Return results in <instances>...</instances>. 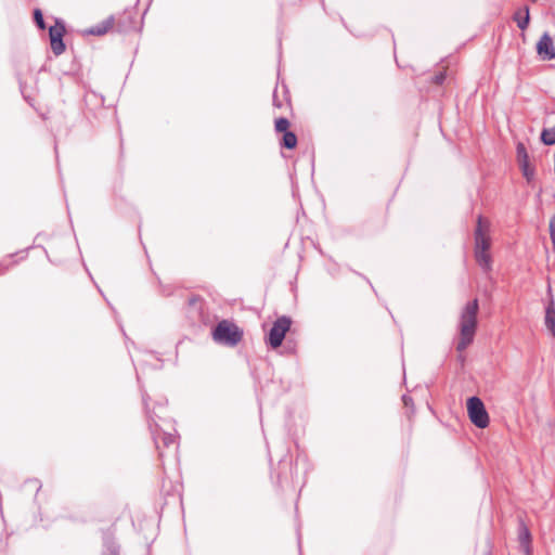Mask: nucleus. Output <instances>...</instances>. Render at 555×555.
I'll return each instance as SVG.
<instances>
[{"label": "nucleus", "mask_w": 555, "mask_h": 555, "mask_svg": "<svg viewBox=\"0 0 555 555\" xmlns=\"http://www.w3.org/2000/svg\"><path fill=\"white\" fill-rule=\"evenodd\" d=\"M478 299L468 301L460 314V340L457 350H465L473 341L477 327Z\"/></svg>", "instance_id": "nucleus-1"}, {"label": "nucleus", "mask_w": 555, "mask_h": 555, "mask_svg": "<svg viewBox=\"0 0 555 555\" xmlns=\"http://www.w3.org/2000/svg\"><path fill=\"white\" fill-rule=\"evenodd\" d=\"M490 223L481 216L477 219V227L475 230V259L477 263L485 270H491V255L489 253L491 246V238L489 235Z\"/></svg>", "instance_id": "nucleus-2"}, {"label": "nucleus", "mask_w": 555, "mask_h": 555, "mask_svg": "<svg viewBox=\"0 0 555 555\" xmlns=\"http://www.w3.org/2000/svg\"><path fill=\"white\" fill-rule=\"evenodd\" d=\"M214 339L222 345L235 346L242 339V331L229 321H221L212 332Z\"/></svg>", "instance_id": "nucleus-3"}, {"label": "nucleus", "mask_w": 555, "mask_h": 555, "mask_svg": "<svg viewBox=\"0 0 555 555\" xmlns=\"http://www.w3.org/2000/svg\"><path fill=\"white\" fill-rule=\"evenodd\" d=\"M467 412L469 420L476 427L486 428L489 425L488 412L478 397H470L467 400Z\"/></svg>", "instance_id": "nucleus-4"}, {"label": "nucleus", "mask_w": 555, "mask_h": 555, "mask_svg": "<svg viewBox=\"0 0 555 555\" xmlns=\"http://www.w3.org/2000/svg\"><path fill=\"white\" fill-rule=\"evenodd\" d=\"M291 325L292 320L288 317L283 315L278 318L269 332L268 344L274 349L280 347Z\"/></svg>", "instance_id": "nucleus-5"}, {"label": "nucleus", "mask_w": 555, "mask_h": 555, "mask_svg": "<svg viewBox=\"0 0 555 555\" xmlns=\"http://www.w3.org/2000/svg\"><path fill=\"white\" fill-rule=\"evenodd\" d=\"M537 53L543 61L555 59V47L553 39L547 33H544L537 43Z\"/></svg>", "instance_id": "nucleus-6"}, {"label": "nucleus", "mask_w": 555, "mask_h": 555, "mask_svg": "<svg viewBox=\"0 0 555 555\" xmlns=\"http://www.w3.org/2000/svg\"><path fill=\"white\" fill-rule=\"evenodd\" d=\"M548 301L545 307L544 324L552 337L555 338V299L551 286L547 287Z\"/></svg>", "instance_id": "nucleus-7"}, {"label": "nucleus", "mask_w": 555, "mask_h": 555, "mask_svg": "<svg viewBox=\"0 0 555 555\" xmlns=\"http://www.w3.org/2000/svg\"><path fill=\"white\" fill-rule=\"evenodd\" d=\"M518 539H519L520 546L522 547L526 555H530L531 554V550H530L531 534H530L529 529L524 524H521L519 527Z\"/></svg>", "instance_id": "nucleus-8"}, {"label": "nucleus", "mask_w": 555, "mask_h": 555, "mask_svg": "<svg viewBox=\"0 0 555 555\" xmlns=\"http://www.w3.org/2000/svg\"><path fill=\"white\" fill-rule=\"evenodd\" d=\"M113 24H114L113 18H108V20L104 21L101 25H96V26H93L90 29H88L87 34L102 36L104 34H106L109 28L113 27Z\"/></svg>", "instance_id": "nucleus-9"}, {"label": "nucleus", "mask_w": 555, "mask_h": 555, "mask_svg": "<svg viewBox=\"0 0 555 555\" xmlns=\"http://www.w3.org/2000/svg\"><path fill=\"white\" fill-rule=\"evenodd\" d=\"M541 140L545 145L555 144V124L542 130Z\"/></svg>", "instance_id": "nucleus-10"}, {"label": "nucleus", "mask_w": 555, "mask_h": 555, "mask_svg": "<svg viewBox=\"0 0 555 555\" xmlns=\"http://www.w3.org/2000/svg\"><path fill=\"white\" fill-rule=\"evenodd\" d=\"M65 33V27L61 23H56L54 26H51L49 29L50 40L53 39H63Z\"/></svg>", "instance_id": "nucleus-11"}, {"label": "nucleus", "mask_w": 555, "mask_h": 555, "mask_svg": "<svg viewBox=\"0 0 555 555\" xmlns=\"http://www.w3.org/2000/svg\"><path fill=\"white\" fill-rule=\"evenodd\" d=\"M155 442L158 446L160 442L166 446H173L176 444V437L172 434H163L162 436H157L155 438Z\"/></svg>", "instance_id": "nucleus-12"}, {"label": "nucleus", "mask_w": 555, "mask_h": 555, "mask_svg": "<svg viewBox=\"0 0 555 555\" xmlns=\"http://www.w3.org/2000/svg\"><path fill=\"white\" fill-rule=\"evenodd\" d=\"M515 21L517 22V25L520 29L527 28L529 24V9H525V15L521 16L520 12L515 14Z\"/></svg>", "instance_id": "nucleus-13"}, {"label": "nucleus", "mask_w": 555, "mask_h": 555, "mask_svg": "<svg viewBox=\"0 0 555 555\" xmlns=\"http://www.w3.org/2000/svg\"><path fill=\"white\" fill-rule=\"evenodd\" d=\"M297 144V138L295 133L287 131L283 135V145L287 149H294Z\"/></svg>", "instance_id": "nucleus-14"}, {"label": "nucleus", "mask_w": 555, "mask_h": 555, "mask_svg": "<svg viewBox=\"0 0 555 555\" xmlns=\"http://www.w3.org/2000/svg\"><path fill=\"white\" fill-rule=\"evenodd\" d=\"M519 166H520L522 175L527 179V181L528 182L532 181L534 178V169L530 166L529 162L519 164Z\"/></svg>", "instance_id": "nucleus-15"}, {"label": "nucleus", "mask_w": 555, "mask_h": 555, "mask_svg": "<svg viewBox=\"0 0 555 555\" xmlns=\"http://www.w3.org/2000/svg\"><path fill=\"white\" fill-rule=\"evenodd\" d=\"M51 42V49L55 55H60L65 51V44L63 42V39H53L50 40Z\"/></svg>", "instance_id": "nucleus-16"}, {"label": "nucleus", "mask_w": 555, "mask_h": 555, "mask_svg": "<svg viewBox=\"0 0 555 555\" xmlns=\"http://www.w3.org/2000/svg\"><path fill=\"white\" fill-rule=\"evenodd\" d=\"M517 158H518V163L519 164H522V163H528L529 162V155L527 153V150L525 147V145L522 143H518L517 144Z\"/></svg>", "instance_id": "nucleus-17"}, {"label": "nucleus", "mask_w": 555, "mask_h": 555, "mask_svg": "<svg viewBox=\"0 0 555 555\" xmlns=\"http://www.w3.org/2000/svg\"><path fill=\"white\" fill-rule=\"evenodd\" d=\"M288 126H289V122L286 118H279L275 120V130L278 132H287V129H288Z\"/></svg>", "instance_id": "nucleus-18"}, {"label": "nucleus", "mask_w": 555, "mask_h": 555, "mask_svg": "<svg viewBox=\"0 0 555 555\" xmlns=\"http://www.w3.org/2000/svg\"><path fill=\"white\" fill-rule=\"evenodd\" d=\"M34 17H35V22L37 24V26L41 29L44 28V21H43V16H42V13L40 10H35L34 12Z\"/></svg>", "instance_id": "nucleus-19"}, {"label": "nucleus", "mask_w": 555, "mask_h": 555, "mask_svg": "<svg viewBox=\"0 0 555 555\" xmlns=\"http://www.w3.org/2000/svg\"><path fill=\"white\" fill-rule=\"evenodd\" d=\"M402 400H403L405 405H409L412 402V399L410 397H408V396H403Z\"/></svg>", "instance_id": "nucleus-20"}, {"label": "nucleus", "mask_w": 555, "mask_h": 555, "mask_svg": "<svg viewBox=\"0 0 555 555\" xmlns=\"http://www.w3.org/2000/svg\"><path fill=\"white\" fill-rule=\"evenodd\" d=\"M442 79H443L442 77H438V78H437V80H438L439 82H440V81H442Z\"/></svg>", "instance_id": "nucleus-21"}, {"label": "nucleus", "mask_w": 555, "mask_h": 555, "mask_svg": "<svg viewBox=\"0 0 555 555\" xmlns=\"http://www.w3.org/2000/svg\"><path fill=\"white\" fill-rule=\"evenodd\" d=\"M113 555H116V554H113Z\"/></svg>", "instance_id": "nucleus-22"}]
</instances>
